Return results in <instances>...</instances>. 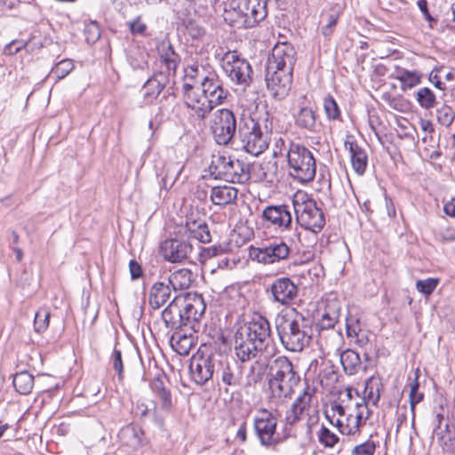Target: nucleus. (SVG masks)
<instances>
[{
    "label": "nucleus",
    "instance_id": "1",
    "mask_svg": "<svg viewBox=\"0 0 455 455\" xmlns=\"http://www.w3.org/2000/svg\"><path fill=\"white\" fill-rule=\"evenodd\" d=\"M267 0H214L213 10L229 26L252 28L267 15Z\"/></svg>",
    "mask_w": 455,
    "mask_h": 455
},
{
    "label": "nucleus",
    "instance_id": "2",
    "mask_svg": "<svg viewBox=\"0 0 455 455\" xmlns=\"http://www.w3.org/2000/svg\"><path fill=\"white\" fill-rule=\"evenodd\" d=\"M247 101L246 99L241 97L237 100V107L243 108L241 113L237 136L242 148L247 153L257 156L268 148L271 128L267 124V119L260 122L251 116Z\"/></svg>",
    "mask_w": 455,
    "mask_h": 455
},
{
    "label": "nucleus",
    "instance_id": "3",
    "mask_svg": "<svg viewBox=\"0 0 455 455\" xmlns=\"http://www.w3.org/2000/svg\"><path fill=\"white\" fill-rule=\"evenodd\" d=\"M275 329L283 347L291 352H301L312 339L311 328L302 316L293 317L279 313L275 320Z\"/></svg>",
    "mask_w": 455,
    "mask_h": 455
},
{
    "label": "nucleus",
    "instance_id": "4",
    "mask_svg": "<svg viewBox=\"0 0 455 455\" xmlns=\"http://www.w3.org/2000/svg\"><path fill=\"white\" fill-rule=\"evenodd\" d=\"M299 382V375L286 356H279L273 362L268 378V387L273 399L279 402L290 399Z\"/></svg>",
    "mask_w": 455,
    "mask_h": 455
},
{
    "label": "nucleus",
    "instance_id": "5",
    "mask_svg": "<svg viewBox=\"0 0 455 455\" xmlns=\"http://www.w3.org/2000/svg\"><path fill=\"white\" fill-rule=\"evenodd\" d=\"M335 404L332 409L337 411L338 418L335 419V427L339 433L346 435H355L360 434L361 427L370 418L371 411L366 403Z\"/></svg>",
    "mask_w": 455,
    "mask_h": 455
},
{
    "label": "nucleus",
    "instance_id": "6",
    "mask_svg": "<svg viewBox=\"0 0 455 455\" xmlns=\"http://www.w3.org/2000/svg\"><path fill=\"white\" fill-rule=\"evenodd\" d=\"M306 195H296L293 198V210L296 214V220L301 228L312 233L311 244L316 242V235L323 228L325 219L323 211L317 207L316 202L310 198H305Z\"/></svg>",
    "mask_w": 455,
    "mask_h": 455
},
{
    "label": "nucleus",
    "instance_id": "7",
    "mask_svg": "<svg viewBox=\"0 0 455 455\" xmlns=\"http://www.w3.org/2000/svg\"><path fill=\"white\" fill-rule=\"evenodd\" d=\"M290 175L302 184L315 177L316 162L313 153L305 146L291 142L287 152Z\"/></svg>",
    "mask_w": 455,
    "mask_h": 455
},
{
    "label": "nucleus",
    "instance_id": "8",
    "mask_svg": "<svg viewBox=\"0 0 455 455\" xmlns=\"http://www.w3.org/2000/svg\"><path fill=\"white\" fill-rule=\"evenodd\" d=\"M243 363L235 359L228 360L220 355V364L217 366L216 374L220 377L222 382L228 387H251L261 379V374L255 372L256 366L250 367L248 374L243 376Z\"/></svg>",
    "mask_w": 455,
    "mask_h": 455
},
{
    "label": "nucleus",
    "instance_id": "9",
    "mask_svg": "<svg viewBox=\"0 0 455 455\" xmlns=\"http://www.w3.org/2000/svg\"><path fill=\"white\" fill-rule=\"evenodd\" d=\"M210 168L216 178L231 183H243L249 179L243 163L228 156H213Z\"/></svg>",
    "mask_w": 455,
    "mask_h": 455
},
{
    "label": "nucleus",
    "instance_id": "10",
    "mask_svg": "<svg viewBox=\"0 0 455 455\" xmlns=\"http://www.w3.org/2000/svg\"><path fill=\"white\" fill-rule=\"evenodd\" d=\"M222 68L231 82L243 88L250 86L252 82L251 64L246 60L240 58L236 52H228L224 54Z\"/></svg>",
    "mask_w": 455,
    "mask_h": 455
},
{
    "label": "nucleus",
    "instance_id": "11",
    "mask_svg": "<svg viewBox=\"0 0 455 455\" xmlns=\"http://www.w3.org/2000/svg\"><path fill=\"white\" fill-rule=\"evenodd\" d=\"M211 131L219 145H228L236 131V119L228 108L217 110L211 121Z\"/></svg>",
    "mask_w": 455,
    "mask_h": 455
},
{
    "label": "nucleus",
    "instance_id": "12",
    "mask_svg": "<svg viewBox=\"0 0 455 455\" xmlns=\"http://www.w3.org/2000/svg\"><path fill=\"white\" fill-rule=\"evenodd\" d=\"M185 105L188 109L190 116L196 120H204L216 107L210 102L205 94L200 92L199 87L185 83L183 84Z\"/></svg>",
    "mask_w": 455,
    "mask_h": 455
},
{
    "label": "nucleus",
    "instance_id": "13",
    "mask_svg": "<svg viewBox=\"0 0 455 455\" xmlns=\"http://www.w3.org/2000/svg\"><path fill=\"white\" fill-rule=\"evenodd\" d=\"M220 364V355L196 354L192 356L189 364V372L191 379L197 385H204L211 379L217 371V366Z\"/></svg>",
    "mask_w": 455,
    "mask_h": 455
},
{
    "label": "nucleus",
    "instance_id": "14",
    "mask_svg": "<svg viewBox=\"0 0 455 455\" xmlns=\"http://www.w3.org/2000/svg\"><path fill=\"white\" fill-rule=\"evenodd\" d=\"M254 430L260 444L270 447L277 443V419L267 410H261L253 420Z\"/></svg>",
    "mask_w": 455,
    "mask_h": 455
},
{
    "label": "nucleus",
    "instance_id": "15",
    "mask_svg": "<svg viewBox=\"0 0 455 455\" xmlns=\"http://www.w3.org/2000/svg\"><path fill=\"white\" fill-rule=\"evenodd\" d=\"M289 246L283 241H273L260 248H251V258L259 263L273 264L286 259L290 254Z\"/></svg>",
    "mask_w": 455,
    "mask_h": 455
},
{
    "label": "nucleus",
    "instance_id": "16",
    "mask_svg": "<svg viewBox=\"0 0 455 455\" xmlns=\"http://www.w3.org/2000/svg\"><path fill=\"white\" fill-rule=\"evenodd\" d=\"M251 336L256 346H261L266 351L272 343L271 327L268 320L262 315H255L250 322L239 327Z\"/></svg>",
    "mask_w": 455,
    "mask_h": 455
},
{
    "label": "nucleus",
    "instance_id": "17",
    "mask_svg": "<svg viewBox=\"0 0 455 455\" xmlns=\"http://www.w3.org/2000/svg\"><path fill=\"white\" fill-rule=\"evenodd\" d=\"M296 52L294 48L287 44H278L272 51V57L268 60L267 68L269 70H282L293 73L296 62Z\"/></svg>",
    "mask_w": 455,
    "mask_h": 455
},
{
    "label": "nucleus",
    "instance_id": "18",
    "mask_svg": "<svg viewBox=\"0 0 455 455\" xmlns=\"http://www.w3.org/2000/svg\"><path fill=\"white\" fill-rule=\"evenodd\" d=\"M234 350L241 363L255 359L266 351L261 346L256 347L254 340L239 327L234 337Z\"/></svg>",
    "mask_w": 455,
    "mask_h": 455
},
{
    "label": "nucleus",
    "instance_id": "19",
    "mask_svg": "<svg viewBox=\"0 0 455 455\" xmlns=\"http://www.w3.org/2000/svg\"><path fill=\"white\" fill-rule=\"evenodd\" d=\"M270 299L282 306H289L298 295L297 285L288 277L275 279L270 285Z\"/></svg>",
    "mask_w": 455,
    "mask_h": 455
},
{
    "label": "nucleus",
    "instance_id": "20",
    "mask_svg": "<svg viewBox=\"0 0 455 455\" xmlns=\"http://www.w3.org/2000/svg\"><path fill=\"white\" fill-rule=\"evenodd\" d=\"M292 74L282 70H269L267 68L266 82L267 87L273 97L282 100L288 95L291 83Z\"/></svg>",
    "mask_w": 455,
    "mask_h": 455
},
{
    "label": "nucleus",
    "instance_id": "21",
    "mask_svg": "<svg viewBox=\"0 0 455 455\" xmlns=\"http://www.w3.org/2000/svg\"><path fill=\"white\" fill-rule=\"evenodd\" d=\"M261 218L281 230L289 229L292 223L291 209L287 204H273L265 207Z\"/></svg>",
    "mask_w": 455,
    "mask_h": 455
},
{
    "label": "nucleus",
    "instance_id": "22",
    "mask_svg": "<svg viewBox=\"0 0 455 455\" xmlns=\"http://www.w3.org/2000/svg\"><path fill=\"white\" fill-rule=\"evenodd\" d=\"M192 251L193 246L190 243L178 239H166L160 245L161 255L172 263L188 259Z\"/></svg>",
    "mask_w": 455,
    "mask_h": 455
},
{
    "label": "nucleus",
    "instance_id": "23",
    "mask_svg": "<svg viewBox=\"0 0 455 455\" xmlns=\"http://www.w3.org/2000/svg\"><path fill=\"white\" fill-rule=\"evenodd\" d=\"M156 51L161 68H164L161 72H164L165 76H174L180 62V58L179 54L175 52L170 41L164 39L158 42Z\"/></svg>",
    "mask_w": 455,
    "mask_h": 455
},
{
    "label": "nucleus",
    "instance_id": "24",
    "mask_svg": "<svg viewBox=\"0 0 455 455\" xmlns=\"http://www.w3.org/2000/svg\"><path fill=\"white\" fill-rule=\"evenodd\" d=\"M181 300L184 301L182 315L185 318L186 323L199 322L206 308V304L202 295L187 294V296L182 297Z\"/></svg>",
    "mask_w": 455,
    "mask_h": 455
},
{
    "label": "nucleus",
    "instance_id": "25",
    "mask_svg": "<svg viewBox=\"0 0 455 455\" xmlns=\"http://www.w3.org/2000/svg\"><path fill=\"white\" fill-rule=\"evenodd\" d=\"M200 86V92L216 106L222 104L228 94V91L223 88L222 82L216 73L202 82Z\"/></svg>",
    "mask_w": 455,
    "mask_h": 455
},
{
    "label": "nucleus",
    "instance_id": "26",
    "mask_svg": "<svg viewBox=\"0 0 455 455\" xmlns=\"http://www.w3.org/2000/svg\"><path fill=\"white\" fill-rule=\"evenodd\" d=\"M182 296H175L162 312V319L167 328L178 329L186 325L185 318L180 310V302Z\"/></svg>",
    "mask_w": 455,
    "mask_h": 455
},
{
    "label": "nucleus",
    "instance_id": "27",
    "mask_svg": "<svg viewBox=\"0 0 455 455\" xmlns=\"http://www.w3.org/2000/svg\"><path fill=\"white\" fill-rule=\"evenodd\" d=\"M312 395L304 391L303 394L299 395L291 408L285 413V423L292 426L301 419L305 412H307L310 408Z\"/></svg>",
    "mask_w": 455,
    "mask_h": 455
},
{
    "label": "nucleus",
    "instance_id": "28",
    "mask_svg": "<svg viewBox=\"0 0 455 455\" xmlns=\"http://www.w3.org/2000/svg\"><path fill=\"white\" fill-rule=\"evenodd\" d=\"M185 234L188 239H196L203 243L211 242L212 236L206 222L201 219L188 217L185 226Z\"/></svg>",
    "mask_w": 455,
    "mask_h": 455
},
{
    "label": "nucleus",
    "instance_id": "29",
    "mask_svg": "<svg viewBox=\"0 0 455 455\" xmlns=\"http://www.w3.org/2000/svg\"><path fill=\"white\" fill-rule=\"evenodd\" d=\"M213 73L215 72L212 68L203 60H193L184 68L185 79L199 84H202Z\"/></svg>",
    "mask_w": 455,
    "mask_h": 455
},
{
    "label": "nucleus",
    "instance_id": "30",
    "mask_svg": "<svg viewBox=\"0 0 455 455\" xmlns=\"http://www.w3.org/2000/svg\"><path fill=\"white\" fill-rule=\"evenodd\" d=\"M167 378L165 374L159 373L154 377L150 383V388L154 395L159 398L163 410L169 411L172 408V395L165 386Z\"/></svg>",
    "mask_w": 455,
    "mask_h": 455
},
{
    "label": "nucleus",
    "instance_id": "31",
    "mask_svg": "<svg viewBox=\"0 0 455 455\" xmlns=\"http://www.w3.org/2000/svg\"><path fill=\"white\" fill-rule=\"evenodd\" d=\"M171 288L164 282H157L152 285L148 295V304L154 310L159 309L171 299Z\"/></svg>",
    "mask_w": 455,
    "mask_h": 455
},
{
    "label": "nucleus",
    "instance_id": "32",
    "mask_svg": "<svg viewBox=\"0 0 455 455\" xmlns=\"http://www.w3.org/2000/svg\"><path fill=\"white\" fill-rule=\"evenodd\" d=\"M166 82L167 77L164 72H159L153 77L149 78L142 89L145 101L147 103H151L154 100H156L164 88Z\"/></svg>",
    "mask_w": 455,
    "mask_h": 455
},
{
    "label": "nucleus",
    "instance_id": "33",
    "mask_svg": "<svg viewBox=\"0 0 455 455\" xmlns=\"http://www.w3.org/2000/svg\"><path fill=\"white\" fill-rule=\"evenodd\" d=\"M345 148L349 150L354 171L359 175L363 174L368 163L366 152L355 141L346 140Z\"/></svg>",
    "mask_w": 455,
    "mask_h": 455
},
{
    "label": "nucleus",
    "instance_id": "34",
    "mask_svg": "<svg viewBox=\"0 0 455 455\" xmlns=\"http://www.w3.org/2000/svg\"><path fill=\"white\" fill-rule=\"evenodd\" d=\"M237 198V189L231 186H220L212 188L211 199L216 205L234 203Z\"/></svg>",
    "mask_w": 455,
    "mask_h": 455
},
{
    "label": "nucleus",
    "instance_id": "35",
    "mask_svg": "<svg viewBox=\"0 0 455 455\" xmlns=\"http://www.w3.org/2000/svg\"><path fill=\"white\" fill-rule=\"evenodd\" d=\"M394 77L401 83L402 90L411 89L421 82V74L417 70H407L396 67L394 72Z\"/></svg>",
    "mask_w": 455,
    "mask_h": 455
},
{
    "label": "nucleus",
    "instance_id": "36",
    "mask_svg": "<svg viewBox=\"0 0 455 455\" xmlns=\"http://www.w3.org/2000/svg\"><path fill=\"white\" fill-rule=\"evenodd\" d=\"M195 280V275L188 268H181L174 271L169 276V284L174 291L188 289Z\"/></svg>",
    "mask_w": 455,
    "mask_h": 455
},
{
    "label": "nucleus",
    "instance_id": "37",
    "mask_svg": "<svg viewBox=\"0 0 455 455\" xmlns=\"http://www.w3.org/2000/svg\"><path fill=\"white\" fill-rule=\"evenodd\" d=\"M341 12L342 7L339 4H332L327 12H323L322 19L326 20V24L321 28V33L325 38H330L333 34Z\"/></svg>",
    "mask_w": 455,
    "mask_h": 455
},
{
    "label": "nucleus",
    "instance_id": "38",
    "mask_svg": "<svg viewBox=\"0 0 455 455\" xmlns=\"http://www.w3.org/2000/svg\"><path fill=\"white\" fill-rule=\"evenodd\" d=\"M172 347L180 355H187L195 344V338L190 334H184L180 331H175L170 339Z\"/></svg>",
    "mask_w": 455,
    "mask_h": 455
},
{
    "label": "nucleus",
    "instance_id": "39",
    "mask_svg": "<svg viewBox=\"0 0 455 455\" xmlns=\"http://www.w3.org/2000/svg\"><path fill=\"white\" fill-rule=\"evenodd\" d=\"M295 124L299 129H304L308 132H315L316 127V115L315 112L308 108L302 107L298 113L294 116Z\"/></svg>",
    "mask_w": 455,
    "mask_h": 455
},
{
    "label": "nucleus",
    "instance_id": "40",
    "mask_svg": "<svg viewBox=\"0 0 455 455\" xmlns=\"http://www.w3.org/2000/svg\"><path fill=\"white\" fill-rule=\"evenodd\" d=\"M339 360L343 366L344 371L348 375L355 374L361 366V359L359 355L352 349H347L341 352Z\"/></svg>",
    "mask_w": 455,
    "mask_h": 455
},
{
    "label": "nucleus",
    "instance_id": "41",
    "mask_svg": "<svg viewBox=\"0 0 455 455\" xmlns=\"http://www.w3.org/2000/svg\"><path fill=\"white\" fill-rule=\"evenodd\" d=\"M12 384L20 395H28L34 387V376L28 371H20L14 375Z\"/></svg>",
    "mask_w": 455,
    "mask_h": 455
},
{
    "label": "nucleus",
    "instance_id": "42",
    "mask_svg": "<svg viewBox=\"0 0 455 455\" xmlns=\"http://www.w3.org/2000/svg\"><path fill=\"white\" fill-rule=\"evenodd\" d=\"M380 386L381 383L378 379L371 377L367 379L363 390V396L361 397V399H363L367 404L368 403L376 404L379 399Z\"/></svg>",
    "mask_w": 455,
    "mask_h": 455
},
{
    "label": "nucleus",
    "instance_id": "43",
    "mask_svg": "<svg viewBox=\"0 0 455 455\" xmlns=\"http://www.w3.org/2000/svg\"><path fill=\"white\" fill-rule=\"evenodd\" d=\"M416 100L424 109H431L436 105V97L428 87H423L417 91Z\"/></svg>",
    "mask_w": 455,
    "mask_h": 455
},
{
    "label": "nucleus",
    "instance_id": "44",
    "mask_svg": "<svg viewBox=\"0 0 455 455\" xmlns=\"http://www.w3.org/2000/svg\"><path fill=\"white\" fill-rule=\"evenodd\" d=\"M51 312L45 307H40L35 315L34 329L37 333L44 332L50 323Z\"/></svg>",
    "mask_w": 455,
    "mask_h": 455
},
{
    "label": "nucleus",
    "instance_id": "45",
    "mask_svg": "<svg viewBox=\"0 0 455 455\" xmlns=\"http://www.w3.org/2000/svg\"><path fill=\"white\" fill-rule=\"evenodd\" d=\"M317 438L319 443L326 448H333L339 441V437L323 425L317 432Z\"/></svg>",
    "mask_w": 455,
    "mask_h": 455
},
{
    "label": "nucleus",
    "instance_id": "46",
    "mask_svg": "<svg viewBox=\"0 0 455 455\" xmlns=\"http://www.w3.org/2000/svg\"><path fill=\"white\" fill-rule=\"evenodd\" d=\"M419 369H416L415 371V378L412 382L410 384V405L412 414L414 415L415 406L417 403L421 402L424 398L423 393L419 392Z\"/></svg>",
    "mask_w": 455,
    "mask_h": 455
},
{
    "label": "nucleus",
    "instance_id": "47",
    "mask_svg": "<svg viewBox=\"0 0 455 455\" xmlns=\"http://www.w3.org/2000/svg\"><path fill=\"white\" fill-rule=\"evenodd\" d=\"M74 69V63L72 60L65 59L59 61L52 69V75L58 80L66 77Z\"/></svg>",
    "mask_w": 455,
    "mask_h": 455
},
{
    "label": "nucleus",
    "instance_id": "48",
    "mask_svg": "<svg viewBox=\"0 0 455 455\" xmlns=\"http://www.w3.org/2000/svg\"><path fill=\"white\" fill-rule=\"evenodd\" d=\"M438 444L443 451H450L454 448L453 435L449 430L448 424L445 425V430L436 432Z\"/></svg>",
    "mask_w": 455,
    "mask_h": 455
},
{
    "label": "nucleus",
    "instance_id": "49",
    "mask_svg": "<svg viewBox=\"0 0 455 455\" xmlns=\"http://www.w3.org/2000/svg\"><path fill=\"white\" fill-rule=\"evenodd\" d=\"M182 167L180 164L169 166L164 177L162 179V188L167 189L172 187L181 172Z\"/></svg>",
    "mask_w": 455,
    "mask_h": 455
},
{
    "label": "nucleus",
    "instance_id": "50",
    "mask_svg": "<svg viewBox=\"0 0 455 455\" xmlns=\"http://www.w3.org/2000/svg\"><path fill=\"white\" fill-rule=\"evenodd\" d=\"M323 108L329 120H336L340 116V111L335 100L328 96L323 100Z\"/></svg>",
    "mask_w": 455,
    "mask_h": 455
},
{
    "label": "nucleus",
    "instance_id": "51",
    "mask_svg": "<svg viewBox=\"0 0 455 455\" xmlns=\"http://www.w3.org/2000/svg\"><path fill=\"white\" fill-rule=\"evenodd\" d=\"M438 122L443 126H450L454 120V111L447 105L442 106L436 111Z\"/></svg>",
    "mask_w": 455,
    "mask_h": 455
},
{
    "label": "nucleus",
    "instance_id": "52",
    "mask_svg": "<svg viewBox=\"0 0 455 455\" xmlns=\"http://www.w3.org/2000/svg\"><path fill=\"white\" fill-rule=\"evenodd\" d=\"M438 283L439 280L437 278L418 280L416 283V289L425 296H429L435 291Z\"/></svg>",
    "mask_w": 455,
    "mask_h": 455
},
{
    "label": "nucleus",
    "instance_id": "53",
    "mask_svg": "<svg viewBox=\"0 0 455 455\" xmlns=\"http://www.w3.org/2000/svg\"><path fill=\"white\" fill-rule=\"evenodd\" d=\"M84 33L89 44L96 43L100 37V28L97 22L92 21L85 25Z\"/></svg>",
    "mask_w": 455,
    "mask_h": 455
},
{
    "label": "nucleus",
    "instance_id": "54",
    "mask_svg": "<svg viewBox=\"0 0 455 455\" xmlns=\"http://www.w3.org/2000/svg\"><path fill=\"white\" fill-rule=\"evenodd\" d=\"M375 451V442L372 440H367L366 442L355 446L351 451V455H374Z\"/></svg>",
    "mask_w": 455,
    "mask_h": 455
},
{
    "label": "nucleus",
    "instance_id": "55",
    "mask_svg": "<svg viewBox=\"0 0 455 455\" xmlns=\"http://www.w3.org/2000/svg\"><path fill=\"white\" fill-rule=\"evenodd\" d=\"M112 365L114 370L117 372L118 379L120 380L123 379V371H124V364H123V358H122V352L121 350L117 349L116 347L114 348L112 356H111Z\"/></svg>",
    "mask_w": 455,
    "mask_h": 455
},
{
    "label": "nucleus",
    "instance_id": "56",
    "mask_svg": "<svg viewBox=\"0 0 455 455\" xmlns=\"http://www.w3.org/2000/svg\"><path fill=\"white\" fill-rule=\"evenodd\" d=\"M129 29L132 35L144 36L147 30V25L142 21L141 16L136 17L133 20L128 22Z\"/></svg>",
    "mask_w": 455,
    "mask_h": 455
},
{
    "label": "nucleus",
    "instance_id": "57",
    "mask_svg": "<svg viewBox=\"0 0 455 455\" xmlns=\"http://www.w3.org/2000/svg\"><path fill=\"white\" fill-rule=\"evenodd\" d=\"M338 317L339 311L336 309L324 313L321 320L322 328L329 329L333 327L337 322Z\"/></svg>",
    "mask_w": 455,
    "mask_h": 455
},
{
    "label": "nucleus",
    "instance_id": "58",
    "mask_svg": "<svg viewBox=\"0 0 455 455\" xmlns=\"http://www.w3.org/2000/svg\"><path fill=\"white\" fill-rule=\"evenodd\" d=\"M291 142V141H286L282 137H279L278 139H276L275 141V148H274V151H273L274 156L275 157L283 156L284 155L287 156V152L289 150V144Z\"/></svg>",
    "mask_w": 455,
    "mask_h": 455
},
{
    "label": "nucleus",
    "instance_id": "59",
    "mask_svg": "<svg viewBox=\"0 0 455 455\" xmlns=\"http://www.w3.org/2000/svg\"><path fill=\"white\" fill-rule=\"evenodd\" d=\"M341 399L345 400V403H351V404H353L355 402L365 403L363 399H361V397H360L358 392L356 391V389L352 388V387L346 388L345 394H344V397H340L339 403H341Z\"/></svg>",
    "mask_w": 455,
    "mask_h": 455
},
{
    "label": "nucleus",
    "instance_id": "60",
    "mask_svg": "<svg viewBox=\"0 0 455 455\" xmlns=\"http://www.w3.org/2000/svg\"><path fill=\"white\" fill-rule=\"evenodd\" d=\"M325 365V367L320 372V377L322 379L325 378L331 381H336L337 380V373H336V371L334 370V366L330 364V362H323V363ZM323 380L321 379V382H323Z\"/></svg>",
    "mask_w": 455,
    "mask_h": 455
},
{
    "label": "nucleus",
    "instance_id": "61",
    "mask_svg": "<svg viewBox=\"0 0 455 455\" xmlns=\"http://www.w3.org/2000/svg\"><path fill=\"white\" fill-rule=\"evenodd\" d=\"M138 59L131 56V65L134 69H144L148 66L147 54L144 52H138Z\"/></svg>",
    "mask_w": 455,
    "mask_h": 455
},
{
    "label": "nucleus",
    "instance_id": "62",
    "mask_svg": "<svg viewBox=\"0 0 455 455\" xmlns=\"http://www.w3.org/2000/svg\"><path fill=\"white\" fill-rule=\"evenodd\" d=\"M26 46V44L22 41L13 40L4 49V53L6 55H14L19 52L22 48Z\"/></svg>",
    "mask_w": 455,
    "mask_h": 455
},
{
    "label": "nucleus",
    "instance_id": "63",
    "mask_svg": "<svg viewBox=\"0 0 455 455\" xmlns=\"http://www.w3.org/2000/svg\"><path fill=\"white\" fill-rule=\"evenodd\" d=\"M362 331L360 323L358 320L355 322H347V335L350 339H354V337Z\"/></svg>",
    "mask_w": 455,
    "mask_h": 455
},
{
    "label": "nucleus",
    "instance_id": "64",
    "mask_svg": "<svg viewBox=\"0 0 455 455\" xmlns=\"http://www.w3.org/2000/svg\"><path fill=\"white\" fill-rule=\"evenodd\" d=\"M149 411L150 409L143 401H138L135 407L133 408L134 413L140 418L148 416Z\"/></svg>",
    "mask_w": 455,
    "mask_h": 455
}]
</instances>
